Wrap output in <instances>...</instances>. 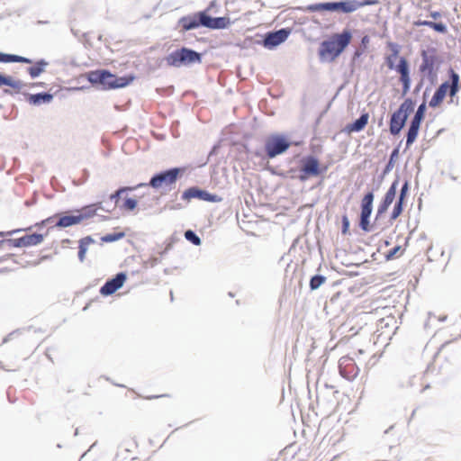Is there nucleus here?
Masks as SVG:
<instances>
[{"instance_id": "nucleus-1", "label": "nucleus", "mask_w": 461, "mask_h": 461, "mask_svg": "<svg viewBox=\"0 0 461 461\" xmlns=\"http://www.w3.org/2000/svg\"><path fill=\"white\" fill-rule=\"evenodd\" d=\"M351 39V32L345 30L341 33L332 35L330 40L324 41L319 50L321 59L330 62L334 61L348 46Z\"/></svg>"}, {"instance_id": "nucleus-2", "label": "nucleus", "mask_w": 461, "mask_h": 461, "mask_svg": "<svg viewBox=\"0 0 461 461\" xmlns=\"http://www.w3.org/2000/svg\"><path fill=\"white\" fill-rule=\"evenodd\" d=\"M86 78L93 85L102 86L103 89H114L128 86L133 81L134 77H117L107 70L100 69L88 72Z\"/></svg>"}, {"instance_id": "nucleus-3", "label": "nucleus", "mask_w": 461, "mask_h": 461, "mask_svg": "<svg viewBox=\"0 0 461 461\" xmlns=\"http://www.w3.org/2000/svg\"><path fill=\"white\" fill-rule=\"evenodd\" d=\"M101 209H103L101 202L86 205L79 210L74 211L70 215L61 216L56 223V226L59 228H67L72 225L80 224L84 221L95 216L97 211Z\"/></svg>"}, {"instance_id": "nucleus-4", "label": "nucleus", "mask_w": 461, "mask_h": 461, "mask_svg": "<svg viewBox=\"0 0 461 461\" xmlns=\"http://www.w3.org/2000/svg\"><path fill=\"white\" fill-rule=\"evenodd\" d=\"M414 109V102L407 98L405 99L399 108L392 114L390 122H389V130L390 133L393 136L398 135L402 129L404 127L405 122L409 114Z\"/></svg>"}, {"instance_id": "nucleus-5", "label": "nucleus", "mask_w": 461, "mask_h": 461, "mask_svg": "<svg viewBox=\"0 0 461 461\" xmlns=\"http://www.w3.org/2000/svg\"><path fill=\"white\" fill-rule=\"evenodd\" d=\"M166 62L168 66L175 68L188 66L194 63H200L201 55L194 50L184 47L167 56Z\"/></svg>"}, {"instance_id": "nucleus-6", "label": "nucleus", "mask_w": 461, "mask_h": 461, "mask_svg": "<svg viewBox=\"0 0 461 461\" xmlns=\"http://www.w3.org/2000/svg\"><path fill=\"white\" fill-rule=\"evenodd\" d=\"M310 12H337L342 14H350L357 10V5L355 0H346L342 2H330L310 5L306 8Z\"/></svg>"}, {"instance_id": "nucleus-7", "label": "nucleus", "mask_w": 461, "mask_h": 461, "mask_svg": "<svg viewBox=\"0 0 461 461\" xmlns=\"http://www.w3.org/2000/svg\"><path fill=\"white\" fill-rule=\"evenodd\" d=\"M451 84L449 85L447 82L442 83L439 87L436 90L434 95L429 101L430 107H438L441 104L447 91L449 90L450 96H454L458 91V82L459 76L454 71L450 72Z\"/></svg>"}, {"instance_id": "nucleus-8", "label": "nucleus", "mask_w": 461, "mask_h": 461, "mask_svg": "<svg viewBox=\"0 0 461 461\" xmlns=\"http://www.w3.org/2000/svg\"><path fill=\"white\" fill-rule=\"evenodd\" d=\"M183 169L178 167H174L166 171H163L159 174L155 175L151 177L149 185L155 189L171 187L176 184L180 173Z\"/></svg>"}, {"instance_id": "nucleus-9", "label": "nucleus", "mask_w": 461, "mask_h": 461, "mask_svg": "<svg viewBox=\"0 0 461 461\" xmlns=\"http://www.w3.org/2000/svg\"><path fill=\"white\" fill-rule=\"evenodd\" d=\"M290 147V142L282 135H272L266 140L265 150L269 158H273Z\"/></svg>"}, {"instance_id": "nucleus-10", "label": "nucleus", "mask_w": 461, "mask_h": 461, "mask_svg": "<svg viewBox=\"0 0 461 461\" xmlns=\"http://www.w3.org/2000/svg\"><path fill=\"white\" fill-rule=\"evenodd\" d=\"M339 374L347 380H354L359 374V368L353 357L344 356L339 362Z\"/></svg>"}, {"instance_id": "nucleus-11", "label": "nucleus", "mask_w": 461, "mask_h": 461, "mask_svg": "<svg viewBox=\"0 0 461 461\" xmlns=\"http://www.w3.org/2000/svg\"><path fill=\"white\" fill-rule=\"evenodd\" d=\"M319 166V160L316 158L312 156L304 158L302 160L300 179L304 181L310 176H318L320 174Z\"/></svg>"}, {"instance_id": "nucleus-12", "label": "nucleus", "mask_w": 461, "mask_h": 461, "mask_svg": "<svg viewBox=\"0 0 461 461\" xmlns=\"http://www.w3.org/2000/svg\"><path fill=\"white\" fill-rule=\"evenodd\" d=\"M395 70L400 74V82L402 85V94L406 95L411 87V77L409 64L405 58H400L399 63L395 66Z\"/></svg>"}, {"instance_id": "nucleus-13", "label": "nucleus", "mask_w": 461, "mask_h": 461, "mask_svg": "<svg viewBox=\"0 0 461 461\" xmlns=\"http://www.w3.org/2000/svg\"><path fill=\"white\" fill-rule=\"evenodd\" d=\"M127 279L124 273H118L113 279L108 280L100 289V294L108 296L119 290Z\"/></svg>"}, {"instance_id": "nucleus-14", "label": "nucleus", "mask_w": 461, "mask_h": 461, "mask_svg": "<svg viewBox=\"0 0 461 461\" xmlns=\"http://www.w3.org/2000/svg\"><path fill=\"white\" fill-rule=\"evenodd\" d=\"M182 198L184 200H187V201H189L193 198H197V199L208 201V202H215L216 201L215 195L211 194L208 192L201 190L197 187H190V188L186 189L184 192Z\"/></svg>"}, {"instance_id": "nucleus-15", "label": "nucleus", "mask_w": 461, "mask_h": 461, "mask_svg": "<svg viewBox=\"0 0 461 461\" xmlns=\"http://www.w3.org/2000/svg\"><path fill=\"white\" fill-rule=\"evenodd\" d=\"M230 24V21L228 17H217L212 18L209 15H202V25L210 29H224Z\"/></svg>"}, {"instance_id": "nucleus-16", "label": "nucleus", "mask_w": 461, "mask_h": 461, "mask_svg": "<svg viewBox=\"0 0 461 461\" xmlns=\"http://www.w3.org/2000/svg\"><path fill=\"white\" fill-rule=\"evenodd\" d=\"M43 239L42 234H28L14 240V246L18 248L36 246L41 244L43 241Z\"/></svg>"}, {"instance_id": "nucleus-17", "label": "nucleus", "mask_w": 461, "mask_h": 461, "mask_svg": "<svg viewBox=\"0 0 461 461\" xmlns=\"http://www.w3.org/2000/svg\"><path fill=\"white\" fill-rule=\"evenodd\" d=\"M289 35V31L282 29L275 32H269L265 40L264 44L266 47H275L284 42Z\"/></svg>"}, {"instance_id": "nucleus-18", "label": "nucleus", "mask_w": 461, "mask_h": 461, "mask_svg": "<svg viewBox=\"0 0 461 461\" xmlns=\"http://www.w3.org/2000/svg\"><path fill=\"white\" fill-rule=\"evenodd\" d=\"M9 86L11 90L5 89V92L6 94L13 95L19 94L21 92L23 87V83L21 80L14 79L10 76H4L0 74V86Z\"/></svg>"}, {"instance_id": "nucleus-19", "label": "nucleus", "mask_w": 461, "mask_h": 461, "mask_svg": "<svg viewBox=\"0 0 461 461\" xmlns=\"http://www.w3.org/2000/svg\"><path fill=\"white\" fill-rule=\"evenodd\" d=\"M205 14L204 12L198 13L197 15L194 16H185L179 20V23L181 24L184 31H190L193 29L198 28L202 25V15Z\"/></svg>"}, {"instance_id": "nucleus-20", "label": "nucleus", "mask_w": 461, "mask_h": 461, "mask_svg": "<svg viewBox=\"0 0 461 461\" xmlns=\"http://www.w3.org/2000/svg\"><path fill=\"white\" fill-rule=\"evenodd\" d=\"M397 184H398V182L394 181L392 184V185L390 186V188L387 190L382 203L378 207L379 214L385 212L387 211L388 207L393 202V200L395 198V194H396Z\"/></svg>"}, {"instance_id": "nucleus-21", "label": "nucleus", "mask_w": 461, "mask_h": 461, "mask_svg": "<svg viewBox=\"0 0 461 461\" xmlns=\"http://www.w3.org/2000/svg\"><path fill=\"white\" fill-rule=\"evenodd\" d=\"M369 115L367 113L361 114V116L356 120L353 123L347 126L348 132H357L365 129L368 122Z\"/></svg>"}, {"instance_id": "nucleus-22", "label": "nucleus", "mask_w": 461, "mask_h": 461, "mask_svg": "<svg viewBox=\"0 0 461 461\" xmlns=\"http://www.w3.org/2000/svg\"><path fill=\"white\" fill-rule=\"evenodd\" d=\"M421 122L411 120L406 137V148H410L416 140Z\"/></svg>"}, {"instance_id": "nucleus-23", "label": "nucleus", "mask_w": 461, "mask_h": 461, "mask_svg": "<svg viewBox=\"0 0 461 461\" xmlns=\"http://www.w3.org/2000/svg\"><path fill=\"white\" fill-rule=\"evenodd\" d=\"M374 201V194L372 192L365 194L361 201V215L364 217H370L372 212V204Z\"/></svg>"}, {"instance_id": "nucleus-24", "label": "nucleus", "mask_w": 461, "mask_h": 461, "mask_svg": "<svg viewBox=\"0 0 461 461\" xmlns=\"http://www.w3.org/2000/svg\"><path fill=\"white\" fill-rule=\"evenodd\" d=\"M414 26H428L434 31L440 32V33H446L447 32V26L443 23H436L427 20H417L413 22Z\"/></svg>"}, {"instance_id": "nucleus-25", "label": "nucleus", "mask_w": 461, "mask_h": 461, "mask_svg": "<svg viewBox=\"0 0 461 461\" xmlns=\"http://www.w3.org/2000/svg\"><path fill=\"white\" fill-rule=\"evenodd\" d=\"M434 68V59L432 57L428 56V54L423 51L422 52V63L420 67V70L422 73H427L430 75L433 71Z\"/></svg>"}, {"instance_id": "nucleus-26", "label": "nucleus", "mask_w": 461, "mask_h": 461, "mask_svg": "<svg viewBox=\"0 0 461 461\" xmlns=\"http://www.w3.org/2000/svg\"><path fill=\"white\" fill-rule=\"evenodd\" d=\"M53 98V95L48 93H40L35 95H30L28 100L32 104H41L42 103H50Z\"/></svg>"}, {"instance_id": "nucleus-27", "label": "nucleus", "mask_w": 461, "mask_h": 461, "mask_svg": "<svg viewBox=\"0 0 461 461\" xmlns=\"http://www.w3.org/2000/svg\"><path fill=\"white\" fill-rule=\"evenodd\" d=\"M0 62H4V63L20 62V63L31 64L32 61L31 59L22 57V56L0 53Z\"/></svg>"}, {"instance_id": "nucleus-28", "label": "nucleus", "mask_w": 461, "mask_h": 461, "mask_svg": "<svg viewBox=\"0 0 461 461\" xmlns=\"http://www.w3.org/2000/svg\"><path fill=\"white\" fill-rule=\"evenodd\" d=\"M47 65H48V62H46L45 60H43V59L39 60L35 63L34 66L28 68V72H29L30 76L32 78H34V77H38L39 75H41L44 71V68H46Z\"/></svg>"}, {"instance_id": "nucleus-29", "label": "nucleus", "mask_w": 461, "mask_h": 461, "mask_svg": "<svg viewBox=\"0 0 461 461\" xmlns=\"http://www.w3.org/2000/svg\"><path fill=\"white\" fill-rule=\"evenodd\" d=\"M93 242V240L90 237H86L80 240L79 241V250H78V258L80 261H84L86 253L87 250V247L89 244Z\"/></svg>"}, {"instance_id": "nucleus-30", "label": "nucleus", "mask_w": 461, "mask_h": 461, "mask_svg": "<svg viewBox=\"0 0 461 461\" xmlns=\"http://www.w3.org/2000/svg\"><path fill=\"white\" fill-rule=\"evenodd\" d=\"M404 250H405V249L402 248V246H400V245L395 246L394 248H393L386 253L385 258L387 260L400 258L401 256L403 255Z\"/></svg>"}, {"instance_id": "nucleus-31", "label": "nucleus", "mask_w": 461, "mask_h": 461, "mask_svg": "<svg viewBox=\"0 0 461 461\" xmlns=\"http://www.w3.org/2000/svg\"><path fill=\"white\" fill-rule=\"evenodd\" d=\"M138 202L134 198H126L120 207L125 211H133L137 207Z\"/></svg>"}, {"instance_id": "nucleus-32", "label": "nucleus", "mask_w": 461, "mask_h": 461, "mask_svg": "<svg viewBox=\"0 0 461 461\" xmlns=\"http://www.w3.org/2000/svg\"><path fill=\"white\" fill-rule=\"evenodd\" d=\"M125 236L124 232L111 233L101 238L103 242H113L122 239Z\"/></svg>"}, {"instance_id": "nucleus-33", "label": "nucleus", "mask_w": 461, "mask_h": 461, "mask_svg": "<svg viewBox=\"0 0 461 461\" xmlns=\"http://www.w3.org/2000/svg\"><path fill=\"white\" fill-rule=\"evenodd\" d=\"M325 282V277L322 276H314L311 278L310 287L312 290L319 288Z\"/></svg>"}, {"instance_id": "nucleus-34", "label": "nucleus", "mask_w": 461, "mask_h": 461, "mask_svg": "<svg viewBox=\"0 0 461 461\" xmlns=\"http://www.w3.org/2000/svg\"><path fill=\"white\" fill-rule=\"evenodd\" d=\"M425 110H426V105L423 103L418 107V109L411 120L421 122L424 118V115H425Z\"/></svg>"}, {"instance_id": "nucleus-35", "label": "nucleus", "mask_w": 461, "mask_h": 461, "mask_svg": "<svg viewBox=\"0 0 461 461\" xmlns=\"http://www.w3.org/2000/svg\"><path fill=\"white\" fill-rule=\"evenodd\" d=\"M185 237L187 240H189L190 242H192L193 244L194 245H200L201 244V240L200 238L193 231V230H186L185 232Z\"/></svg>"}, {"instance_id": "nucleus-36", "label": "nucleus", "mask_w": 461, "mask_h": 461, "mask_svg": "<svg viewBox=\"0 0 461 461\" xmlns=\"http://www.w3.org/2000/svg\"><path fill=\"white\" fill-rule=\"evenodd\" d=\"M402 203L403 202L397 201V203L394 205V208L393 210L391 219L395 220L397 219L402 212Z\"/></svg>"}, {"instance_id": "nucleus-37", "label": "nucleus", "mask_w": 461, "mask_h": 461, "mask_svg": "<svg viewBox=\"0 0 461 461\" xmlns=\"http://www.w3.org/2000/svg\"><path fill=\"white\" fill-rule=\"evenodd\" d=\"M133 188L132 187H122L120 189H118L114 194H112L110 195V199L111 200H114L115 203H118V200L119 198L121 197V195L127 190H132Z\"/></svg>"}, {"instance_id": "nucleus-38", "label": "nucleus", "mask_w": 461, "mask_h": 461, "mask_svg": "<svg viewBox=\"0 0 461 461\" xmlns=\"http://www.w3.org/2000/svg\"><path fill=\"white\" fill-rule=\"evenodd\" d=\"M360 227L365 231L370 230L369 217L360 216Z\"/></svg>"}, {"instance_id": "nucleus-39", "label": "nucleus", "mask_w": 461, "mask_h": 461, "mask_svg": "<svg viewBox=\"0 0 461 461\" xmlns=\"http://www.w3.org/2000/svg\"><path fill=\"white\" fill-rule=\"evenodd\" d=\"M355 3L357 5V9L366 5H375L379 3L378 0H363V1H356Z\"/></svg>"}, {"instance_id": "nucleus-40", "label": "nucleus", "mask_w": 461, "mask_h": 461, "mask_svg": "<svg viewBox=\"0 0 461 461\" xmlns=\"http://www.w3.org/2000/svg\"><path fill=\"white\" fill-rule=\"evenodd\" d=\"M407 191H408V183L405 182L404 185L402 187L401 194H400L398 201L403 202V200H404V198L406 196Z\"/></svg>"}, {"instance_id": "nucleus-41", "label": "nucleus", "mask_w": 461, "mask_h": 461, "mask_svg": "<svg viewBox=\"0 0 461 461\" xmlns=\"http://www.w3.org/2000/svg\"><path fill=\"white\" fill-rule=\"evenodd\" d=\"M349 228V221L347 216H343L342 218V232L345 234L348 232Z\"/></svg>"}, {"instance_id": "nucleus-42", "label": "nucleus", "mask_w": 461, "mask_h": 461, "mask_svg": "<svg viewBox=\"0 0 461 461\" xmlns=\"http://www.w3.org/2000/svg\"><path fill=\"white\" fill-rule=\"evenodd\" d=\"M159 397H170V394L164 393V394H160V395H150V396H147L145 398L147 400H152V399H157V398H159Z\"/></svg>"}, {"instance_id": "nucleus-43", "label": "nucleus", "mask_w": 461, "mask_h": 461, "mask_svg": "<svg viewBox=\"0 0 461 461\" xmlns=\"http://www.w3.org/2000/svg\"><path fill=\"white\" fill-rule=\"evenodd\" d=\"M429 16L431 18H433L434 20H438V18L441 17V14H440V12L435 11V12H431Z\"/></svg>"}, {"instance_id": "nucleus-44", "label": "nucleus", "mask_w": 461, "mask_h": 461, "mask_svg": "<svg viewBox=\"0 0 461 461\" xmlns=\"http://www.w3.org/2000/svg\"><path fill=\"white\" fill-rule=\"evenodd\" d=\"M370 41V39L367 35L364 36L361 40V43L366 47Z\"/></svg>"}, {"instance_id": "nucleus-45", "label": "nucleus", "mask_w": 461, "mask_h": 461, "mask_svg": "<svg viewBox=\"0 0 461 461\" xmlns=\"http://www.w3.org/2000/svg\"><path fill=\"white\" fill-rule=\"evenodd\" d=\"M387 66L391 69H393V68L395 69V67L393 66V62L392 61L390 57L387 59Z\"/></svg>"}, {"instance_id": "nucleus-46", "label": "nucleus", "mask_w": 461, "mask_h": 461, "mask_svg": "<svg viewBox=\"0 0 461 461\" xmlns=\"http://www.w3.org/2000/svg\"><path fill=\"white\" fill-rule=\"evenodd\" d=\"M362 53L358 50L355 52V57H359Z\"/></svg>"}, {"instance_id": "nucleus-47", "label": "nucleus", "mask_w": 461, "mask_h": 461, "mask_svg": "<svg viewBox=\"0 0 461 461\" xmlns=\"http://www.w3.org/2000/svg\"><path fill=\"white\" fill-rule=\"evenodd\" d=\"M397 153V149L393 152V156Z\"/></svg>"}]
</instances>
